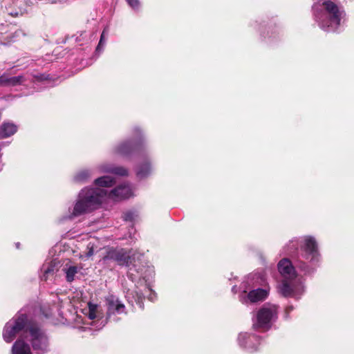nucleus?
Listing matches in <instances>:
<instances>
[{"label":"nucleus","instance_id":"nucleus-1","mask_svg":"<svg viewBox=\"0 0 354 354\" xmlns=\"http://www.w3.org/2000/svg\"><path fill=\"white\" fill-rule=\"evenodd\" d=\"M115 183V179L113 177L104 176L95 179V184L97 187L82 189L70 218L95 209L103 203L110 201H120L133 196V189L129 185H121L111 192H107L106 188L113 186Z\"/></svg>","mask_w":354,"mask_h":354},{"label":"nucleus","instance_id":"nucleus-2","mask_svg":"<svg viewBox=\"0 0 354 354\" xmlns=\"http://www.w3.org/2000/svg\"><path fill=\"white\" fill-rule=\"evenodd\" d=\"M283 252L284 254L291 256L297 266L305 273H310L311 267L319 261L317 243L312 236L290 240L283 247Z\"/></svg>","mask_w":354,"mask_h":354},{"label":"nucleus","instance_id":"nucleus-3","mask_svg":"<svg viewBox=\"0 0 354 354\" xmlns=\"http://www.w3.org/2000/svg\"><path fill=\"white\" fill-rule=\"evenodd\" d=\"M313 10L315 21L326 32L336 31L344 17V11L330 0H321L314 5Z\"/></svg>","mask_w":354,"mask_h":354},{"label":"nucleus","instance_id":"nucleus-4","mask_svg":"<svg viewBox=\"0 0 354 354\" xmlns=\"http://www.w3.org/2000/svg\"><path fill=\"white\" fill-rule=\"evenodd\" d=\"M278 270L283 277L279 290L284 297L299 299L304 292V287L300 279L297 277L292 263L284 258L278 263Z\"/></svg>","mask_w":354,"mask_h":354},{"label":"nucleus","instance_id":"nucleus-5","mask_svg":"<svg viewBox=\"0 0 354 354\" xmlns=\"http://www.w3.org/2000/svg\"><path fill=\"white\" fill-rule=\"evenodd\" d=\"M32 324L25 314L19 313L6 324L2 334L3 340L10 343L18 335L19 338L25 340L28 338V326Z\"/></svg>","mask_w":354,"mask_h":354},{"label":"nucleus","instance_id":"nucleus-6","mask_svg":"<svg viewBox=\"0 0 354 354\" xmlns=\"http://www.w3.org/2000/svg\"><path fill=\"white\" fill-rule=\"evenodd\" d=\"M277 317V306L265 304L257 313L253 319V327L263 330H268Z\"/></svg>","mask_w":354,"mask_h":354},{"label":"nucleus","instance_id":"nucleus-7","mask_svg":"<svg viewBox=\"0 0 354 354\" xmlns=\"http://www.w3.org/2000/svg\"><path fill=\"white\" fill-rule=\"evenodd\" d=\"M33 349L37 353H44L48 351L49 342L45 333L35 324L28 326V334Z\"/></svg>","mask_w":354,"mask_h":354},{"label":"nucleus","instance_id":"nucleus-8","mask_svg":"<svg viewBox=\"0 0 354 354\" xmlns=\"http://www.w3.org/2000/svg\"><path fill=\"white\" fill-rule=\"evenodd\" d=\"M137 264H133L132 267L129 268L127 274L128 277L133 281L138 279L140 280L141 278L146 283V286H149L151 279L154 276V269L153 266H145L142 268H137Z\"/></svg>","mask_w":354,"mask_h":354},{"label":"nucleus","instance_id":"nucleus-9","mask_svg":"<svg viewBox=\"0 0 354 354\" xmlns=\"http://www.w3.org/2000/svg\"><path fill=\"white\" fill-rule=\"evenodd\" d=\"M88 307L86 308H84L83 310L84 314L90 319V320H94L96 319L95 322H92L89 325H93V323H99L100 322V326L99 328H102L104 324H102L104 322V320H102V311L100 308V306L97 304H93L91 302H88L87 304ZM84 325L83 326H78L80 328L86 330L87 329H91L90 326H88V324H85L83 322Z\"/></svg>","mask_w":354,"mask_h":354},{"label":"nucleus","instance_id":"nucleus-10","mask_svg":"<svg viewBox=\"0 0 354 354\" xmlns=\"http://www.w3.org/2000/svg\"><path fill=\"white\" fill-rule=\"evenodd\" d=\"M135 258H131L129 253L127 252L124 249H110L107 251L106 256L103 257V260H113L116 261L120 266H126L131 268L132 260Z\"/></svg>","mask_w":354,"mask_h":354},{"label":"nucleus","instance_id":"nucleus-11","mask_svg":"<svg viewBox=\"0 0 354 354\" xmlns=\"http://www.w3.org/2000/svg\"><path fill=\"white\" fill-rule=\"evenodd\" d=\"M269 288H257L252 290L246 294V290H244L240 295V301L243 304H248V302L254 303L266 299L268 295Z\"/></svg>","mask_w":354,"mask_h":354},{"label":"nucleus","instance_id":"nucleus-12","mask_svg":"<svg viewBox=\"0 0 354 354\" xmlns=\"http://www.w3.org/2000/svg\"><path fill=\"white\" fill-rule=\"evenodd\" d=\"M238 342L240 346L247 351L252 353L257 350L260 344L259 338L254 335L248 333H241L238 337Z\"/></svg>","mask_w":354,"mask_h":354},{"label":"nucleus","instance_id":"nucleus-13","mask_svg":"<svg viewBox=\"0 0 354 354\" xmlns=\"http://www.w3.org/2000/svg\"><path fill=\"white\" fill-rule=\"evenodd\" d=\"M107 304V316L109 319H112V316L118 314L125 313L124 305L115 297L110 295L106 298ZM113 321L118 319L113 317Z\"/></svg>","mask_w":354,"mask_h":354},{"label":"nucleus","instance_id":"nucleus-14","mask_svg":"<svg viewBox=\"0 0 354 354\" xmlns=\"http://www.w3.org/2000/svg\"><path fill=\"white\" fill-rule=\"evenodd\" d=\"M58 263L56 260L46 261L41 268L40 278L43 281L53 277L57 270Z\"/></svg>","mask_w":354,"mask_h":354},{"label":"nucleus","instance_id":"nucleus-15","mask_svg":"<svg viewBox=\"0 0 354 354\" xmlns=\"http://www.w3.org/2000/svg\"><path fill=\"white\" fill-rule=\"evenodd\" d=\"M138 142L137 140L124 142L118 145L115 149V153L118 155L127 156L137 149Z\"/></svg>","mask_w":354,"mask_h":354},{"label":"nucleus","instance_id":"nucleus-16","mask_svg":"<svg viewBox=\"0 0 354 354\" xmlns=\"http://www.w3.org/2000/svg\"><path fill=\"white\" fill-rule=\"evenodd\" d=\"M82 269L81 266L75 265L71 262L66 263L63 268L62 271L65 274L66 280L68 282H72L75 279L76 274Z\"/></svg>","mask_w":354,"mask_h":354},{"label":"nucleus","instance_id":"nucleus-17","mask_svg":"<svg viewBox=\"0 0 354 354\" xmlns=\"http://www.w3.org/2000/svg\"><path fill=\"white\" fill-rule=\"evenodd\" d=\"M11 353L12 354H32L29 344L21 337L18 338L13 344Z\"/></svg>","mask_w":354,"mask_h":354},{"label":"nucleus","instance_id":"nucleus-18","mask_svg":"<svg viewBox=\"0 0 354 354\" xmlns=\"http://www.w3.org/2000/svg\"><path fill=\"white\" fill-rule=\"evenodd\" d=\"M23 76L8 77L6 74L0 76V86H13L24 82Z\"/></svg>","mask_w":354,"mask_h":354},{"label":"nucleus","instance_id":"nucleus-19","mask_svg":"<svg viewBox=\"0 0 354 354\" xmlns=\"http://www.w3.org/2000/svg\"><path fill=\"white\" fill-rule=\"evenodd\" d=\"M100 172L111 173L118 176L127 175V170L123 167H113L109 165H102L98 167Z\"/></svg>","mask_w":354,"mask_h":354},{"label":"nucleus","instance_id":"nucleus-20","mask_svg":"<svg viewBox=\"0 0 354 354\" xmlns=\"http://www.w3.org/2000/svg\"><path fill=\"white\" fill-rule=\"evenodd\" d=\"M17 130V127L13 123L10 122H4L0 127V139L9 137L14 133Z\"/></svg>","mask_w":354,"mask_h":354},{"label":"nucleus","instance_id":"nucleus-21","mask_svg":"<svg viewBox=\"0 0 354 354\" xmlns=\"http://www.w3.org/2000/svg\"><path fill=\"white\" fill-rule=\"evenodd\" d=\"M92 176V171L88 169H83L76 174L74 180L77 183H86Z\"/></svg>","mask_w":354,"mask_h":354},{"label":"nucleus","instance_id":"nucleus-22","mask_svg":"<svg viewBox=\"0 0 354 354\" xmlns=\"http://www.w3.org/2000/svg\"><path fill=\"white\" fill-rule=\"evenodd\" d=\"M152 167L148 162L140 165L137 169L136 174L140 178H145L151 174Z\"/></svg>","mask_w":354,"mask_h":354},{"label":"nucleus","instance_id":"nucleus-23","mask_svg":"<svg viewBox=\"0 0 354 354\" xmlns=\"http://www.w3.org/2000/svg\"><path fill=\"white\" fill-rule=\"evenodd\" d=\"M246 283H248L249 286L251 284L254 287L258 285H263L266 283V279L260 274H254L248 277Z\"/></svg>","mask_w":354,"mask_h":354},{"label":"nucleus","instance_id":"nucleus-24","mask_svg":"<svg viewBox=\"0 0 354 354\" xmlns=\"http://www.w3.org/2000/svg\"><path fill=\"white\" fill-rule=\"evenodd\" d=\"M108 34H109V29H108V28H105L102 32L99 44L96 48L97 52L100 53V51H102L103 50V47L105 45V42H106L105 37H106V36L108 35Z\"/></svg>","mask_w":354,"mask_h":354},{"label":"nucleus","instance_id":"nucleus-25","mask_svg":"<svg viewBox=\"0 0 354 354\" xmlns=\"http://www.w3.org/2000/svg\"><path fill=\"white\" fill-rule=\"evenodd\" d=\"M97 241H90L87 245L88 252L86 254V257H90L93 255L94 252L97 251L99 248L96 245Z\"/></svg>","mask_w":354,"mask_h":354},{"label":"nucleus","instance_id":"nucleus-26","mask_svg":"<svg viewBox=\"0 0 354 354\" xmlns=\"http://www.w3.org/2000/svg\"><path fill=\"white\" fill-rule=\"evenodd\" d=\"M138 214L136 211L130 210L124 213V219L125 221H133L138 217Z\"/></svg>","mask_w":354,"mask_h":354},{"label":"nucleus","instance_id":"nucleus-27","mask_svg":"<svg viewBox=\"0 0 354 354\" xmlns=\"http://www.w3.org/2000/svg\"><path fill=\"white\" fill-rule=\"evenodd\" d=\"M129 5L134 10H137L139 8L138 0H126Z\"/></svg>","mask_w":354,"mask_h":354},{"label":"nucleus","instance_id":"nucleus-28","mask_svg":"<svg viewBox=\"0 0 354 354\" xmlns=\"http://www.w3.org/2000/svg\"><path fill=\"white\" fill-rule=\"evenodd\" d=\"M142 295L137 294V298L135 299L136 302L139 305L140 308H142Z\"/></svg>","mask_w":354,"mask_h":354},{"label":"nucleus","instance_id":"nucleus-29","mask_svg":"<svg viewBox=\"0 0 354 354\" xmlns=\"http://www.w3.org/2000/svg\"><path fill=\"white\" fill-rule=\"evenodd\" d=\"M146 286H147V288L148 289V291L150 292V295L149 296V299L150 301H153L154 299L156 298V294L154 292H151V290L149 288V285Z\"/></svg>","mask_w":354,"mask_h":354},{"label":"nucleus","instance_id":"nucleus-30","mask_svg":"<svg viewBox=\"0 0 354 354\" xmlns=\"http://www.w3.org/2000/svg\"><path fill=\"white\" fill-rule=\"evenodd\" d=\"M43 314L44 315V316H45L46 317H49L50 316H51V315H53V313L50 311V313H46L44 312V310H43Z\"/></svg>","mask_w":354,"mask_h":354},{"label":"nucleus","instance_id":"nucleus-31","mask_svg":"<svg viewBox=\"0 0 354 354\" xmlns=\"http://www.w3.org/2000/svg\"><path fill=\"white\" fill-rule=\"evenodd\" d=\"M82 320L80 319V317H77V322H82Z\"/></svg>","mask_w":354,"mask_h":354},{"label":"nucleus","instance_id":"nucleus-32","mask_svg":"<svg viewBox=\"0 0 354 354\" xmlns=\"http://www.w3.org/2000/svg\"><path fill=\"white\" fill-rule=\"evenodd\" d=\"M19 243L16 244V246H17V248H19Z\"/></svg>","mask_w":354,"mask_h":354}]
</instances>
